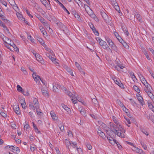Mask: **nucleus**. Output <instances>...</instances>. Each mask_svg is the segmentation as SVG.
<instances>
[{
    "label": "nucleus",
    "instance_id": "nucleus-1",
    "mask_svg": "<svg viewBox=\"0 0 154 154\" xmlns=\"http://www.w3.org/2000/svg\"><path fill=\"white\" fill-rule=\"evenodd\" d=\"M65 93L71 98V100L73 104H75L77 103V98L79 99V97H78L75 91H73L72 93L69 91H66Z\"/></svg>",
    "mask_w": 154,
    "mask_h": 154
},
{
    "label": "nucleus",
    "instance_id": "nucleus-2",
    "mask_svg": "<svg viewBox=\"0 0 154 154\" xmlns=\"http://www.w3.org/2000/svg\"><path fill=\"white\" fill-rule=\"evenodd\" d=\"M29 105L30 109H32L35 112V109H39V106L38 100L36 98H34L33 100V103L29 102Z\"/></svg>",
    "mask_w": 154,
    "mask_h": 154
},
{
    "label": "nucleus",
    "instance_id": "nucleus-3",
    "mask_svg": "<svg viewBox=\"0 0 154 154\" xmlns=\"http://www.w3.org/2000/svg\"><path fill=\"white\" fill-rule=\"evenodd\" d=\"M119 128H118L117 130V131H116L115 134H116L118 136L120 137H121L124 138L125 137V135L124 134V133H125V130L122 128L121 126Z\"/></svg>",
    "mask_w": 154,
    "mask_h": 154
},
{
    "label": "nucleus",
    "instance_id": "nucleus-4",
    "mask_svg": "<svg viewBox=\"0 0 154 154\" xmlns=\"http://www.w3.org/2000/svg\"><path fill=\"white\" fill-rule=\"evenodd\" d=\"M97 40L98 41L100 45L102 46L104 49H109L111 51L110 48H109L108 45L105 41L103 40L100 38H98V40Z\"/></svg>",
    "mask_w": 154,
    "mask_h": 154
},
{
    "label": "nucleus",
    "instance_id": "nucleus-5",
    "mask_svg": "<svg viewBox=\"0 0 154 154\" xmlns=\"http://www.w3.org/2000/svg\"><path fill=\"white\" fill-rule=\"evenodd\" d=\"M32 77L34 80L36 82V83L39 84L40 83L39 80H41V79L39 76L37 75L36 72H33L32 74Z\"/></svg>",
    "mask_w": 154,
    "mask_h": 154
},
{
    "label": "nucleus",
    "instance_id": "nucleus-6",
    "mask_svg": "<svg viewBox=\"0 0 154 154\" xmlns=\"http://www.w3.org/2000/svg\"><path fill=\"white\" fill-rule=\"evenodd\" d=\"M98 123L99 125H100V126L101 127V128L104 130L106 131V132L108 131L109 128L105 124L101 121H99Z\"/></svg>",
    "mask_w": 154,
    "mask_h": 154
},
{
    "label": "nucleus",
    "instance_id": "nucleus-7",
    "mask_svg": "<svg viewBox=\"0 0 154 154\" xmlns=\"http://www.w3.org/2000/svg\"><path fill=\"white\" fill-rule=\"evenodd\" d=\"M9 45L12 46L13 48V49L17 52H18L19 51V49L16 46L15 44L14 43L13 41L11 40L10 41V42Z\"/></svg>",
    "mask_w": 154,
    "mask_h": 154
},
{
    "label": "nucleus",
    "instance_id": "nucleus-8",
    "mask_svg": "<svg viewBox=\"0 0 154 154\" xmlns=\"http://www.w3.org/2000/svg\"><path fill=\"white\" fill-rule=\"evenodd\" d=\"M57 24L60 29H63V28H65V31L66 32H67L68 31V28L65 25H64L62 23L60 22H58L57 23Z\"/></svg>",
    "mask_w": 154,
    "mask_h": 154
},
{
    "label": "nucleus",
    "instance_id": "nucleus-9",
    "mask_svg": "<svg viewBox=\"0 0 154 154\" xmlns=\"http://www.w3.org/2000/svg\"><path fill=\"white\" fill-rule=\"evenodd\" d=\"M13 109L14 110L15 112L18 115H19L20 113V108L18 106H14Z\"/></svg>",
    "mask_w": 154,
    "mask_h": 154
},
{
    "label": "nucleus",
    "instance_id": "nucleus-10",
    "mask_svg": "<svg viewBox=\"0 0 154 154\" xmlns=\"http://www.w3.org/2000/svg\"><path fill=\"white\" fill-rule=\"evenodd\" d=\"M110 128L112 131L114 133L117 131L118 128L116 127V126L112 123H110Z\"/></svg>",
    "mask_w": 154,
    "mask_h": 154
},
{
    "label": "nucleus",
    "instance_id": "nucleus-11",
    "mask_svg": "<svg viewBox=\"0 0 154 154\" xmlns=\"http://www.w3.org/2000/svg\"><path fill=\"white\" fill-rule=\"evenodd\" d=\"M134 148L135 149L133 150H134L136 152L140 154H145V153L143 152L142 149H139L136 147H134Z\"/></svg>",
    "mask_w": 154,
    "mask_h": 154
},
{
    "label": "nucleus",
    "instance_id": "nucleus-12",
    "mask_svg": "<svg viewBox=\"0 0 154 154\" xmlns=\"http://www.w3.org/2000/svg\"><path fill=\"white\" fill-rule=\"evenodd\" d=\"M100 13L104 20L105 21H108V16L107 15V14L103 11H101Z\"/></svg>",
    "mask_w": 154,
    "mask_h": 154
},
{
    "label": "nucleus",
    "instance_id": "nucleus-13",
    "mask_svg": "<svg viewBox=\"0 0 154 154\" xmlns=\"http://www.w3.org/2000/svg\"><path fill=\"white\" fill-rule=\"evenodd\" d=\"M147 103L149 108L154 113V106L150 101H148Z\"/></svg>",
    "mask_w": 154,
    "mask_h": 154
},
{
    "label": "nucleus",
    "instance_id": "nucleus-14",
    "mask_svg": "<svg viewBox=\"0 0 154 154\" xmlns=\"http://www.w3.org/2000/svg\"><path fill=\"white\" fill-rule=\"evenodd\" d=\"M114 81L115 83L118 85L120 87L122 88H124V85L119 80H117L116 79L114 80Z\"/></svg>",
    "mask_w": 154,
    "mask_h": 154
},
{
    "label": "nucleus",
    "instance_id": "nucleus-15",
    "mask_svg": "<svg viewBox=\"0 0 154 154\" xmlns=\"http://www.w3.org/2000/svg\"><path fill=\"white\" fill-rule=\"evenodd\" d=\"M35 56L38 61L40 62L41 63H42L41 62L42 61L43 58L39 54H35Z\"/></svg>",
    "mask_w": 154,
    "mask_h": 154
},
{
    "label": "nucleus",
    "instance_id": "nucleus-16",
    "mask_svg": "<svg viewBox=\"0 0 154 154\" xmlns=\"http://www.w3.org/2000/svg\"><path fill=\"white\" fill-rule=\"evenodd\" d=\"M75 65L80 72H82V73H83L84 74H85V72L83 71H82V69L79 63L77 62H75Z\"/></svg>",
    "mask_w": 154,
    "mask_h": 154
},
{
    "label": "nucleus",
    "instance_id": "nucleus-17",
    "mask_svg": "<svg viewBox=\"0 0 154 154\" xmlns=\"http://www.w3.org/2000/svg\"><path fill=\"white\" fill-rule=\"evenodd\" d=\"M9 148H11L13 150L15 151L16 152V153L19 152L20 151V149L19 148L17 147H14L12 146H9Z\"/></svg>",
    "mask_w": 154,
    "mask_h": 154
},
{
    "label": "nucleus",
    "instance_id": "nucleus-18",
    "mask_svg": "<svg viewBox=\"0 0 154 154\" xmlns=\"http://www.w3.org/2000/svg\"><path fill=\"white\" fill-rule=\"evenodd\" d=\"M50 114L51 117L55 121L57 119V117L56 116L55 113L53 111L51 112Z\"/></svg>",
    "mask_w": 154,
    "mask_h": 154
},
{
    "label": "nucleus",
    "instance_id": "nucleus-19",
    "mask_svg": "<svg viewBox=\"0 0 154 154\" xmlns=\"http://www.w3.org/2000/svg\"><path fill=\"white\" fill-rule=\"evenodd\" d=\"M129 73L132 79L134 82H135L137 80V79L136 76L134 75V73L132 72H129Z\"/></svg>",
    "mask_w": 154,
    "mask_h": 154
},
{
    "label": "nucleus",
    "instance_id": "nucleus-20",
    "mask_svg": "<svg viewBox=\"0 0 154 154\" xmlns=\"http://www.w3.org/2000/svg\"><path fill=\"white\" fill-rule=\"evenodd\" d=\"M115 3H113V5L114 6V8L116 10L118 11V12L119 13H120V11L119 8V6L117 4V3L116 1H115Z\"/></svg>",
    "mask_w": 154,
    "mask_h": 154
},
{
    "label": "nucleus",
    "instance_id": "nucleus-21",
    "mask_svg": "<svg viewBox=\"0 0 154 154\" xmlns=\"http://www.w3.org/2000/svg\"><path fill=\"white\" fill-rule=\"evenodd\" d=\"M107 139L109 142L112 145H114L115 144V142H116V140L113 139L112 138H110L107 137Z\"/></svg>",
    "mask_w": 154,
    "mask_h": 154
},
{
    "label": "nucleus",
    "instance_id": "nucleus-22",
    "mask_svg": "<svg viewBox=\"0 0 154 154\" xmlns=\"http://www.w3.org/2000/svg\"><path fill=\"white\" fill-rule=\"evenodd\" d=\"M16 15L19 19L21 20H23V21H25V19L23 17L22 15L20 13H19L18 12H17Z\"/></svg>",
    "mask_w": 154,
    "mask_h": 154
},
{
    "label": "nucleus",
    "instance_id": "nucleus-23",
    "mask_svg": "<svg viewBox=\"0 0 154 154\" xmlns=\"http://www.w3.org/2000/svg\"><path fill=\"white\" fill-rule=\"evenodd\" d=\"M92 101L94 105L96 106H98L99 104L97 100L95 98H93L92 99Z\"/></svg>",
    "mask_w": 154,
    "mask_h": 154
},
{
    "label": "nucleus",
    "instance_id": "nucleus-24",
    "mask_svg": "<svg viewBox=\"0 0 154 154\" xmlns=\"http://www.w3.org/2000/svg\"><path fill=\"white\" fill-rule=\"evenodd\" d=\"M80 110V112L81 114L82 115L84 116H86V114L85 112V111L84 109L80 108L79 109Z\"/></svg>",
    "mask_w": 154,
    "mask_h": 154
},
{
    "label": "nucleus",
    "instance_id": "nucleus-25",
    "mask_svg": "<svg viewBox=\"0 0 154 154\" xmlns=\"http://www.w3.org/2000/svg\"><path fill=\"white\" fill-rule=\"evenodd\" d=\"M112 119L114 122L115 123V124L117 125H119V127L121 126L119 124V122L117 120V119L114 116H112Z\"/></svg>",
    "mask_w": 154,
    "mask_h": 154
},
{
    "label": "nucleus",
    "instance_id": "nucleus-26",
    "mask_svg": "<svg viewBox=\"0 0 154 154\" xmlns=\"http://www.w3.org/2000/svg\"><path fill=\"white\" fill-rule=\"evenodd\" d=\"M59 5L63 9V10L65 11H66L67 13H68V14H70L69 12L67 10V9L64 7V6L63 5V4H62L60 2H59Z\"/></svg>",
    "mask_w": 154,
    "mask_h": 154
},
{
    "label": "nucleus",
    "instance_id": "nucleus-27",
    "mask_svg": "<svg viewBox=\"0 0 154 154\" xmlns=\"http://www.w3.org/2000/svg\"><path fill=\"white\" fill-rule=\"evenodd\" d=\"M137 99L140 103L142 105H143L144 104L143 99L142 97L141 96L138 97Z\"/></svg>",
    "mask_w": 154,
    "mask_h": 154
},
{
    "label": "nucleus",
    "instance_id": "nucleus-28",
    "mask_svg": "<svg viewBox=\"0 0 154 154\" xmlns=\"http://www.w3.org/2000/svg\"><path fill=\"white\" fill-rule=\"evenodd\" d=\"M42 94L46 97H48V92L46 90L43 89H42Z\"/></svg>",
    "mask_w": 154,
    "mask_h": 154
},
{
    "label": "nucleus",
    "instance_id": "nucleus-29",
    "mask_svg": "<svg viewBox=\"0 0 154 154\" xmlns=\"http://www.w3.org/2000/svg\"><path fill=\"white\" fill-rule=\"evenodd\" d=\"M148 87H144V89L145 91L147 93L151 91V86L150 85H148Z\"/></svg>",
    "mask_w": 154,
    "mask_h": 154
},
{
    "label": "nucleus",
    "instance_id": "nucleus-30",
    "mask_svg": "<svg viewBox=\"0 0 154 154\" xmlns=\"http://www.w3.org/2000/svg\"><path fill=\"white\" fill-rule=\"evenodd\" d=\"M13 2H14V5H15L14 7H13V9L16 11L18 12V11H19V9L18 8V6H17V5L15 3V1L14 0H12Z\"/></svg>",
    "mask_w": 154,
    "mask_h": 154
},
{
    "label": "nucleus",
    "instance_id": "nucleus-31",
    "mask_svg": "<svg viewBox=\"0 0 154 154\" xmlns=\"http://www.w3.org/2000/svg\"><path fill=\"white\" fill-rule=\"evenodd\" d=\"M36 14L37 15H36V17L39 20L41 23L43 22L45 20L44 18L38 14Z\"/></svg>",
    "mask_w": 154,
    "mask_h": 154
},
{
    "label": "nucleus",
    "instance_id": "nucleus-32",
    "mask_svg": "<svg viewBox=\"0 0 154 154\" xmlns=\"http://www.w3.org/2000/svg\"><path fill=\"white\" fill-rule=\"evenodd\" d=\"M20 101L21 102L22 101L23 102V103H21L22 108H25L26 106L25 100L23 99L20 100Z\"/></svg>",
    "mask_w": 154,
    "mask_h": 154
},
{
    "label": "nucleus",
    "instance_id": "nucleus-33",
    "mask_svg": "<svg viewBox=\"0 0 154 154\" xmlns=\"http://www.w3.org/2000/svg\"><path fill=\"white\" fill-rule=\"evenodd\" d=\"M62 107L67 112H69L70 110V109L68 108L67 106L64 104L61 105Z\"/></svg>",
    "mask_w": 154,
    "mask_h": 154
},
{
    "label": "nucleus",
    "instance_id": "nucleus-34",
    "mask_svg": "<svg viewBox=\"0 0 154 154\" xmlns=\"http://www.w3.org/2000/svg\"><path fill=\"white\" fill-rule=\"evenodd\" d=\"M140 143L141 144V145L143 147V148L145 149L146 150L147 149V146L141 140H140Z\"/></svg>",
    "mask_w": 154,
    "mask_h": 154
},
{
    "label": "nucleus",
    "instance_id": "nucleus-35",
    "mask_svg": "<svg viewBox=\"0 0 154 154\" xmlns=\"http://www.w3.org/2000/svg\"><path fill=\"white\" fill-rule=\"evenodd\" d=\"M40 30L43 34V35L46 36L47 35L46 32L44 28L43 27H42L41 28H40Z\"/></svg>",
    "mask_w": 154,
    "mask_h": 154
},
{
    "label": "nucleus",
    "instance_id": "nucleus-36",
    "mask_svg": "<svg viewBox=\"0 0 154 154\" xmlns=\"http://www.w3.org/2000/svg\"><path fill=\"white\" fill-rule=\"evenodd\" d=\"M42 23L46 28H49V29H50L49 24L45 20H44L43 22H42Z\"/></svg>",
    "mask_w": 154,
    "mask_h": 154
},
{
    "label": "nucleus",
    "instance_id": "nucleus-37",
    "mask_svg": "<svg viewBox=\"0 0 154 154\" xmlns=\"http://www.w3.org/2000/svg\"><path fill=\"white\" fill-rule=\"evenodd\" d=\"M36 9L39 12H40L43 14V12L45 13L44 11L42 10V8H40L39 6H38L36 7Z\"/></svg>",
    "mask_w": 154,
    "mask_h": 154
},
{
    "label": "nucleus",
    "instance_id": "nucleus-38",
    "mask_svg": "<svg viewBox=\"0 0 154 154\" xmlns=\"http://www.w3.org/2000/svg\"><path fill=\"white\" fill-rule=\"evenodd\" d=\"M59 127L60 131H63L64 130V126L63 123H60L59 124Z\"/></svg>",
    "mask_w": 154,
    "mask_h": 154
},
{
    "label": "nucleus",
    "instance_id": "nucleus-39",
    "mask_svg": "<svg viewBox=\"0 0 154 154\" xmlns=\"http://www.w3.org/2000/svg\"><path fill=\"white\" fill-rule=\"evenodd\" d=\"M133 88L137 93H140V90L137 86L134 85L133 86Z\"/></svg>",
    "mask_w": 154,
    "mask_h": 154
},
{
    "label": "nucleus",
    "instance_id": "nucleus-40",
    "mask_svg": "<svg viewBox=\"0 0 154 154\" xmlns=\"http://www.w3.org/2000/svg\"><path fill=\"white\" fill-rule=\"evenodd\" d=\"M97 132L99 135L102 137H104L105 135L104 133L102 132L100 130H98Z\"/></svg>",
    "mask_w": 154,
    "mask_h": 154
},
{
    "label": "nucleus",
    "instance_id": "nucleus-41",
    "mask_svg": "<svg viewBox=\"0 0 154 154\" xmlns=\"http://www.w3.org/2000/svg\"><path fill=\"white\" fill-rule=\"evenodd\" d=\"M0 113L1 116H2L3 117L5 118L7 117V114L5 112H4L3 110H1Z\"/></svg>",
    "mask_w": 154,
    "mask_h": 154
},
{
    "label": "nucleus",
    "instance_id": "nucleus-42",
    "mask_svg": "<svg viewBox=\"0 0 154 154\" xmlns=\"http://www.w3.org/2000/svg\"><path fill=\"white\" fill-rule=\"evenodd\" d=\"M35 146H36L35 145L32 144L30 146L31 151L32 152H34L36 148Z\"/></svg>",
    "mask_w": 154,
    "mask_h": 154
},
{
    "label": "nucleus",
    "instance_id": "nucleus-43",
    "mask_svg": "<svg viewBox=\"0 0 154 154\" xmlns=\"http://www.w3.org/2000/svg\"><path fill=\"white\" fill-rule=\"evenodd\" d=\"M21 70L25 75L28 74V73L27 72L24 67H22L21 68Z\"/></svg>",
    "mask_w": 154,
    "mask_h": 154
},
{
    "label": "nucleus",
    "instance_id": "nucleus-44",
    "mask_svg": "<svg viewBox=\"0 0 154 154\" xmlns=\"http://www.w3.org/2000/svg\"><path fill=\"white\" fill-rule=\"evenodd\" d=\"M27 38L28 39L30 40L31 42H34V39L32 37L31 35H30L29 34L27 35Z\"/></svg>",
    "mask_w": 154,
    "mask_h": 154
},
{
    "label": "nucleus",
    "instance_id": "nucleus-45",
    "mask_svg": "<svg viewBox=\"0 0 154 154\" xmlns=\"http://www.w3.org/2000/svg\"><path fill=\"white\" fill-rule=\"evenodd\" d=\"M135 17L137 19V20L140 22L141 21V18L140 17V15L138 14H135Z\"/></svg>",
    "mask_w": 154,
    "mask_h": 154
},
{
    "label": "nucleus",
    "instance_id": "nucleus-46",
    "mask_svg": "<svg viewBox=\"0 0 154 154\" xmlns=\"http://www.w3.org/2000/svg\"><path fill=\"white\" fill-rule=\"evenodd\" d=\"M37 39L39 42L40 43V44L44 46L43 45H45V44H44L45 43L44 41L42 38H38Z\"/></svg>",
    "mask_w": 154,
    "mask_h": 154
},
{
    "label": "nucleus",
    "instance_id": "nucleus-47",
    "mask_svg": "<svg viewBox=\"0 0 154 154\" xmlns=\"http://www.w3.org/2000/svg\"><path fill=\"white\" fill-rule=\"evenodd\" d=\"M86 12L90 16H91L92 15H93V12L91 9H90L89 10L87 11Z\"/></svg>",
    "mask_w": 154,
    "mask_h": 154
},
{
    "label": "nucleus",
    "instance_id": "nucleus-48",
    "mask_svg": "<svg viewBox=\"0 0 154 154\" xmlns=\"http://www.w3.org/2000/svg\"><path fill=\"white\" fill-rule=\"evenodd\" d=\"M91 28L92 29L93 31L94 32L95 34L96 35H99V33L96 30L95 28H94L93 29L91 27Z\"/></svg>",
    "mask_w": 154,
    "mask_h": 154
},
{
    "label": "nucleus",
    "instance_id": "nucleus-49",
    "mask_svg": "<svg viewBox=\"0 0 154 154\" xmlns=\"http://www.w3.org/2000/svg\"><path fill=\"white\" fill-rule=\"evenodd\" d=\"M17 90L19 92H22V91H23L21 87L19 85H17Z\"/></svg>",
    "mask_w": 154,
    "mask_h": 154
},
{
    "label": "nucleus",
    "instance_id": "nucleus-50",
    "mask_svg": "<svg viewBox=\"0 0 154 154\" xmlns=\"http://www.w3.org/2000/svg\"><path fill=\"white\" fill-rule=\"evenodd\" d=\"M141 131L146 135L148 136L149 134L147 132V131L144 129L142 128L141 130Z\"/></svg>",
    "mask_w": 154,
    "mask_h": 154
},
{
    "label": "nucleus",
    "instance_id": "nucleus-51",
    "mask_svg": "<svg viewBox=\"0 0 154 154\" xmlns=\"http://www.w3.org/2000/svg\"><path fill=\"white\" fill-rule=\"evenodd\" d=\"M21 93H23L24 95L26 96H27L29 94V93L28 91H25L23 90V91H22Z\"/></svg>",
    "mask_w": 154,
    "mask_h": 154
},
{
    "label": "nucleus",
    "instance_id": "nucleus-52",
    "mask_svg": "<svg viewBox=\"0 0 154 154\" xmlns=\"http://www.w3.org/2000/svg\"><path fill=\"white\" fill-rule=\"evenodd\" d=\"M140 79L143 84H145V82H146V80L143 76L140 78Z\"/></svg>",
    "mask_w": 154,
    "mask_h": 154
},
{
    "label": "nucleus",
    "instance_id": "nucleus-53",
    "mask_svg": "<svg viewBox=\"0 0 154 154\" xmlns=\"http://www.w3.org/2000/svg\"><path fill=\"white\" fill-rule=\"evenodd\" d=\"M63 66L68 72H69L71 70L69 68L65 65H64Z\"/></svg>",
    "mask_w": 154,
    "mask_h": 154
},
{
    "label": "nucleus",
    "instance_id": "nucleus-54",
    "mask_svg": "<svg viewBox=\"0 0 154 154\" xmlns=\"http://www.w3.org/2000/svg\"><path fill=\"white\" fill-rule=\"evenodd\" d=\"M65 143L66 146H68L69 144L71 145V142L69 141L68 140L66 139L65 141Z\"/></svg>",
    "mask_w": 154,
    "mask_h": 154
},
{
    "label": "nucleus",
    "instance_id": "nucleus-55",
    "mask_svg": "<svg viewBox=\"0 0 154 154\" xmlns=\"http://www.w3.org/2000/svg\"><path fill=\"white\" fill-rule=\"evenodd\" d=\"M144 54L146 56V58L148 60H149L150 59V58H149V57L148 55L147 52L146 51H144Z\"/></svg>",
    "mask_w": 154,
    "mask_h": 154
},
{
    "label": "nucleus",
    "instance_id": "nucleus-56",
    "mask_svg": "<svg viewBox=\"0 0 154 154\" xmlns=\"http://www.w3.org/2000/svg\"><path fill=\"white\" fill-rule=\"evenodd\" d=\"M147 94L151 99L154 97V95L151 91L149 92V93H147Z\"/></svg>",
    "mask_w": 154,
    "mask_h": 154
},
{
    "label": "nucleus",
    "instance_id": "nucleus-57",
    "mask_svg": "<svg viewBox=\"0 0 154 154\" xmlns=\"http://www.w3.org/2000/svg\"><path fill=\"white\" fill-rule=\"evenodd\" d=\"M123 43L122 44L123 45L124 47L126 48H128L129 47L128 45L124 41H123Z\"/></svg>",
    "mask_w": 154,
    "mask_h": 154
},
{
    "label": "nucleus",
    "instance_id": "nucleus-58",
    "mask_svg": "<svg viewBox=\"0 0 154 154\" xmlns=\"http://www.w3.org/2000/svg\"><path fill=\"white\" fill-rule=\"evenodd\" d=\"M40 1L41 2L42 4L45 6H46V5L48 4V2L46 0H41Z\"/></svg>",
    "mask_w": 154,
    "mask_h": 154
},
{
    "label": "nucleus",
    "instance_id": "nucleus-59",
    "mask_svg": "<svg viewBox=\"0 0 154 154\" xmlns=\"http://www.w3.org/2000/svg\"><path fill=\"white\" fill-rule=\"evenodd\" d=\"M115 63H116L117 65H118V64H120V63H121V62L120 61V60H119V59L116 58V59L115 60Z\"/></svg>",
    "mask_w": 154,
    "mask_h": 154
},
{
    "label": "nucleus",
    "instance_id": "nucleus-60",
    "mask_svg": "<svg viewBox=\"0 0 154 154\" xmlns=\"http://www.w3.org/2000/svg\"><path fill=\"white\" fill-rule=\"evenodd\" d=\"M86 146L89 150H91L92 148V147L90 144L87 143L86 144Z\"/></svg>",
    "mask_w": 154,
    "mask_h": 154
},
{
    "label": "nucleus",
    "instance_id": "nucleus-61",
    "mask_svg": "<svg viewBox=\"0 0 154 154\" xmlns=\"http://www.w3.org/2000/svg\"><path fill=\"white\" fill-rule=\"evenodd\" d=\"M71 145H70L72 146L73 147H76L77 148L76 146L77 145V144L75 142H72L71 141Z\"/></svg>",
    "mask_w": 154,
    "mask_h": 154
},
{
    "label": "nucleus",
    "instance_id": "nucleus-62",
    "mask_svg": "<svg viewBox=\"0 0 154 154\" xmlns=\"http://www.w3.org/2000/svg\"><path fill=\"white\" fill-rule=\"evenodd\" d=\"M40 109H36V112L38 115L39 116H41L42 113L39 110Z\"/></svg>",
    "mask_w": 154,
    "mask_h": 154
},
{
    "label": "nucleus",
    "instance_id": "nucleus-63",
    "mask_svg": "<svg viewBox=\"0 0 154 154\" xmlns=\"http://www.w3.org/2000/svg\"><path fill=\"white\" fill-rule=\"evenodd\" d=\"M106 41L109 44V45L110 44L112 43V42H113L112 40H111L109 38H107L106 39Z\"/></svg>",
    "mask_w": 154,
    "mask_h": 154
},
{
    "label": "nucleus",
    "instance_id": "nucleus-64",
    "mask_svg": "<svg viewBox=\"0 0 154 154\" xmlns=\"http://www.w3.org/2000/svg\"><path fill=\"white\" fill-rule=\"evenodd\" d=\"M74 16L75 18H77L78 20L79 21L80 20V16L77 14H75Z\"/></svg>",
    "mask_w": 154,
    "mask_h": 154
}]
</instances>
